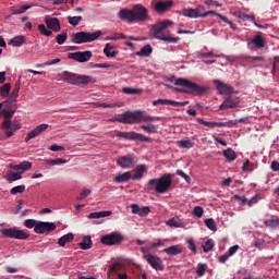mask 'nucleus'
Masks as SVG:
<instances>
[{
	"label": "nucleus",
	"instance_id": "obj_1",
	"mask_svg": "<svg viewBox=\"0 0 279 279\" xmlns=\"http://www.w3.org/2000/svg\"><path fill=\"white\" fill-rule=\"evenodd\" d=\"M119 19L126 23H145L149 21V10L142 4H135L132 10L122 9L119 12Z\"/></svg>",
	"mask_w": 279,
	"mask_h": 279
},
{
	"label": "nucleus",
	"instance_id": "obj_2",
	"mask_svg": "<svg viewBox=\"0 0 279 279\" xmlns=\"http://www.w3.org/2000/svg\"><path fill=\"white\" fill-rule=\"evenodd\" d=\"M172 184H173V179L171 173H166L159 179L148 180L145 186V191H155L160 195H163V193H167V191L171 189Z\"/></svg>",
	"mask_w": 279,
	"mask_h": 279
},
{
	"label": "nucleus",
	"instance_id": "obj_3",
	"mask_svg": "<svg viewBox=\"0 0 279 279\" xmlns=\"http://www.w3.org/2000/svg\"><path fill=\"white\" fill-rule=\"evenodd\" d=\"M171 25H173V22L169 20H165L162 22L155 24L151 28L154 38H157V40H163V43H171V44L179 43L180 37H171L170 35H165L162 33L168 27H171Z\"/></svg>",
	"mask_w": 279,
	"mask_h": 279
},
{
	"label": "nucleus",
	"instance_id": "obj_4",
	"mask_svg": "<svg viewBox=\"0 0 279 279\" xmlns=\"http://www.w3.org/2000/svg\"><path fill=\"white\" fill-rule=\"evenodd\" d=\"M175 86H182V87H175V93H185L186 95H202L204 93V87L186 80V78H178L175 81Z\"/></svg>",
	"mask_w": 279,
	"mask_h": 279
},
{
	"label": "nucleus",
	"instance_id": "obj_5",
	"mask_svg": "<svg viewBox=\"0 0 279 279\" xmlns=\"http://www.w3.org/2000/svg\"><path fill=\"white\" fill-rule=\"evenodd\" d=\"M63 80L68 84H73L74 86H88V84H95L96 80L93 76L75 74L73 72H63Z\"/></svg>",
	"mask_w": 279,
	"mask_h": 279
},
{
	"label": "nucleus",
	"instance_id": "obj_6",
	"mask_svg": "<svg viewBox=\"0 0 279 279\" xmlns=\"http://www.w3.org/2000/svg\"><path fill=\"white\" fill-rule=\"evenodd\" d=\"M101 36V31H96L94 33L78 32L72 35V43L74 45H82L84 43H93Z\"/></svg>",
	"mask_w": 279,
	"mask_h": 279
},
{
	"label": "nucleus",
	"instance_id": "obj_7",
	"mask_svg": "<svg viewBox=\"0 0 279 279\" xmlns=\"http://www.w3.org/2000/svg\"><path fill=\"white\" fill-rule=\"evenodd\" d=\"M0 233L4 239H17L20 241H25L26 239H29V233L17 228H4L0 230Z\"/></svg>",
	"mask_w": 279,
	"mask_h": 279
},
{
	"label": "nucleus",
	"instance_id": "obj_8",
	"mask_svg": "<svg viewBox=\"0 0 279 279\" xmlns=\"http://www.w3.org/2000/svg\"><path fill=\"white\" fill-rule=\"evenodd\" d=\"M118 123L134 124L141 123V111H126L114 118Z\"/></svg>",
	"mask_w": 279,
	"mask_h": 279
},
{
	"label": "nucleus",
	"instance_id": "obj_9",
	"mask_svg": "<svg viewBox=\"0 0 279 279\" xmlns=\"http://www.w3.org/2000/svg\"><path fill=\"white\" fill-rule=\"evenodd\" d=\"M137 162H138V157L132 154L121 156L117 159V165L118 167H121V169H134Z\"/></svg>",
	"mask_w": 279,
	"mask_h": 279
},
{
	"label": "nucleus",
	"instance_id": "obj_10",
	"mask_svg": "<svg viewBox=\"0 0 279 279\" xmlns=\"http://www.w3.org/2000/svg\"><path fill=\"white\" fill-rule=\"evenodd\" d=\"M125 241V238L119 232H112L106 235H102L100 243L102 245H121Z\"/></svg>",
	"mask_w": 279,
	"mask_h": 279
},
{
	"label": "nucleus",
	"instance_id": "obj_11",
	"mask_svg": "<svg viewBox=\"0 0 279 279\" xmlns=\"http://www.w3.org/2000/svg\"><path fill=\"white\" fill-rule=\"evenodd\" d=\"M119 138H125V141H140L141 143H153L151 137L145 136L136 132H120L118 133Z\"/></svg>",
	"mask_w": 279,
	"mask_h": 279
},
{
	"label": "nucleus",
	"instance_id": "obj_12",
	"mask_svg": "<svg viewBox=\"0 0 279 279\" xmlns=\"http://www.w3.org/2000/svg\"><path fill=\"white\" fill-rule=\"evenodd\" d=\"M144 258L153 269H156V271H165V264L157 255L146 254L144 255Z\"/></svg>",
	"mask_w": 279,
	"mask_h": 279
},
{
	"label": "nucleus",
	"instance_id": "obj_13",
	"mask_svg": "<svg viewBox=\"0 0 279 279\" xmlns=\"http://www.w3.org/2000/svg\"><path fill=\"white\" fill-rule=\"evenodd\" d=\"M267 45L265 38L262 34L255 35L253 39L247 40V48L251 51H256V49H263Z\"/></svg>",
	"mask_w": 279,
	"mask_h": 279
},
{
	"label": "nucleus",
	"instance_id": "obj_14",
	"mask_svg": "<svg viewBox=\"0 0 279 279\" xmlns=\"http://www.w3.org/2000/svg\"><path fill=\"white\" fill-rule=\"evenodd\" d=\"M68 58L70 60H75L76 62H88L93 58V51L86 50V51H78V52H70L68 54Z\"/></svg>",
	"mask_w": 279,
	"mask_h": 279
},
{
	"label": "nucleus",
	"instance_id": "obj_15",
	"mask_svg": "<svg viewBox=\"0 0 279 279\" xmlns=\"http://www.w3.org/2000/svg\"><path fill=\"white\" fill-rule=\"evenodd\" d=\"M56 228V223L53 222L38 221L34 228V232H36V234H45V232L49 234V232H53Z\"/></svg>",
	"mask_w": 279,
	"mask_h": 279
},
{
	"label": "nucleus",
	"instance_id": "obj_16",
	"mask_svg": "<svg viewBox=\"0 0 279 279\" xmlns=\"http://www.w3.org/2000/svg\"><path fill=\"white\" fill-rule=\"evenodd\" d=\"M214 83L220 95H232V93H234L232 85H228L221 81H214Z\"/></svg>",
	"mask_w": 279,
	"mask_h": 279
},
{
	"label": "nucleus",
	"instance_id": "obj_17",
	"mask_svg": "<svg viewBox=\"0 0 279 279\" xmlns=\"http://www.w3.org/2000/svg\"><path fill=\"white\" fill-rule=\"evenodd\" d=\"M240 99L236 96H228V98L220 105L221 110H227L228 108H236L240 104Z\"/></svg>",
	"mask_w": 279,
	"mask_h": 279
},
{
	"label": "nucleus",
	"instance_id": "obj_18",
	"mask_svg": "<svg viewBox=\"0 0 279 279\" xmlns=\"http://www.w3.org/2000/svg\"><path fill=\"white\" fill-rule=\"evenodd\" d=\"M45 24L47 25L48 29H51L52 32H60V29H62L60 26V20H58V17L47 15L45 17Z\"/></svg>",
	"mask_w": 279,
	"mask_h": 279
},
{
	"label": "nucleus",
	"instance_id": "obj_19",
	"mask_svg": "<svg viewBox=\"0 0 279 279\" xmlns=\"http://www.w3.org/2000/svg\"><path fill=\"white\" fill-rule=\"evenodd\" d=\"M47 128H49V124L44 123V124L38 125L31 132H28L25 137V143H29V141H32V138H36V136H40V133L45 132V130H47Z\"/></svg>",
	"mask_w": 279,
	"mask_h": 279
},
{
	"label": "nucleus",
	"instance_id": "obj_20",
	"mask_svg": "<svg viewBox=\"0 0 279 279\" xmlns=\"http://www.w3.org/2000/svg\"><path fill=\"white\" fill-rule=\"evenodd\" d=\"M133 175L131 174V180L138 181L143 180V177L145 173H147V166L146 165H140L133 170Z\"/></svg>",
	"mask_w": 279,
	"mask_h": 279
},
{
	"label": "nucleus",
	"instance_id": "obj_21",
	"mask_svg": "<svg viewBox=\"0 0 279 279\" xmlns=\"http://www.w3.org/2000/svg\"><path fill=\"white\" fill-rule=\"evenodd\" d=\"M131 208H132V213L134 215H138L140 217H147L148 213H151L149 207L145 206L141 208L137 204L131 205Z\"/></svg>",
	"mask_w": 279,
	"mask_h": 279
},
{
	"label": "nucleus",
	"instance_id": "obj_22",
	"mask_svg": "<svg viewBox=\"0 0 279 279\" xmlns=\"http://www.w3.org/2000/svg\"><path fill=\"white\" fill-rule=\"evenodd\" d=\"M173 5L172 1H168V2H163V1H158L155 4V10L156 12H158L159 14H162V12H167L169 9H171Z\"/></svg>",
	"mask_w": 279,
	"mask_h": 279
},
{
	"label": "nucleus",
	"instance_id": "obj_23",
	"mask_svg": "<svg viewBox=\"0 0 279 279\" xmlns=\"http://www.w3.org/2000/svg\"><path fill=\"white\" fill-rule=\"evenodd\" d=\"M1 128L2 130H4L7 138H12V136H14V131H12V120L4 119V121L1 124Z\"/></svg>",
	"mask_w": 279,
	"mask_h": 279
},
{
	"label": "nucleus",
	"instance_id": "obj_24",
	"mask_svg": "<svg viewBox=\"0 0 279 279\" xmlns=\"http://www.w3.org/2000/svg\"><path fill=\"white\" fill-rule=\"evenodd\" d=\"M163 252L169 256H178L179 254H182V252H184V248L180 245H172L168 248H165Z\"/></svg>",
	"mask_w": 279,
	"mask_h": 279
},
{
	"label": "nucleus",
	"instance_id": "obj_25",
	"mask_svg": "<svg viewBox=\"0 0 279 279\" xmlns=\"http://www.w3.org/2000/svg\"><path fill=\"white\" fill-rule=\"evenodd\" d=\"M12 169L13 171H22L20 173H25V171H29V169H32V162L23 161L19 165L13 166Z\"/></svg>",
	"mask_w": 279,
	"mask_h": 279
},
{
	"label": "nucleus",
	"instance_id": "obj_26",
	"mask_svg": "<svg viewBox=\"0 0 279 279\" xmlns=\"http://www.w3.org/2000/svg\"><path fill=\"white\" fill-rule=\"evenodd\" d=\"M130 180H132L131 171L123 172L122 174H119L114 178V182H117L118 184H122L123 182H130Z\"/></svg>",
	"mask_w": 279,
	"mask_h": 279
},
{
	"label": "nucleus",
	"instance_id": "obj_27",
	"mask_svg": "<svg viewBox=\"0 0 279 279\" xmlns=\"http://www.w3.org/2000/svg\"><path fill=\"white\" fill-rule=\"evenodd\" d=\"M73 239H74L73 233L64 234L58 241L59 247H64V245H66V243H71L73 241Z\"/></svg>",
	"mask_w": 279,
	"mask_h": 279
},
{
	"label": "nucleus",
	"instance_id": "obj_28",
	"mask_svg": "<svg viewBox=\"0 0 279 279\" xmlns=\"http://www.w3.org/2000/svg\"><path fill=\"white\" fill-rule=\"evenodd\" d=\"M153 51L154 49L151 48V46L146 45L140 51H137L136 54L142 56L144 58H149Z\"/></svg>",
	"mask_w": 279,
	"mask_h": 279
},
{
	"label": "nucleus",
	"instance_id": "obj_29",
	"mask_svg": "<svg viewBox=\"0 0 279 279\" xmlns=\"http://www.w3.org/2000/svg\"><path fill=\"white\" fill-rule=\"evenodd\" d=\"M78 246L81 250H90L93 247V240H90V236H84Z\"/></svg>",
	"mask_w": 279,
	"mask_h": 279
},
{
	"label": "nucleus",
	"instance_id": "obj_30",
	"mask_svg": "<svg viewBox=\"0 0 279 279\" xmlns=\"http://www.w3.org/2000/svg\"><path fill=\"white\" fill-rule=\"evenodd\" d=\"M104 53L107 58H114L117 56V51L114 50V46L110 44H106L104 48Z\"/></svg>",
	"mask_w": 279,
	"mask_h": 279
},
{
	"label": "nucleus",
	"instance_id": "obj_31",
	"mask_svg": "<svg viewBox=\"0 0 279 279\" xmlns=\"http://www.w3.org/2000/svg\"><path fill=\"white\" fill-rule=\"evenodd\" d=\"M140 121L151 122V121H160V117L147 116L144 111H140Z\"/></svg>",
	"mask_w": 279,
	"mask_h": 279
},
{
	"label": "nucleus",
	"instance_id": "obj_32",
	"mask_svg": "<svg viewBox=\"0 0 279 279\" xmlns=\"http://www.w3.org/2000/svg\"><path fill=\"white\" fill-rule=\"evenodd\" d=\"M225 158L228 160V162H234L236 160V153L232 150V148H228L223 151Z\"/></svg>",
	"mask_w": 279,
	"mask_h": 279
},
{
	"label": "nucleus",
	"instance_id": "obj_33",
	"mask_svg": "<svg viewBox=\"0 0 279 279\" xmlns=\"http://www.w3.org/2000/svg\"><path fill=\"white\" fill-rule=\"evenodd\" d=\"M141 129L148 134H156L158 132V124H142Z\"/></svg>",
	"mask_w": 279,
	"mask_h": 279
},
{
	"label": "nucleus",
	"instance_id": "obj_34",
	"mask_svg": "<svg viewBox=\"0 0 279 279\" xmlns=\"http://www.w3.org/2000/svg\"><path fill=\"white\" fill-rule=\"evenodd\" d=\"M10 90H12V84H10V83H5L4 85H2L1 87H0V95L2 96V97H9L10 96Z\"/></svg>",
	"mask_w": 279,
	"mask_h": 279
},
{
	"label": "nucleus",
	"instance_id": "obj_35",
	"mask_svg": "<svg viewBox=\"0 0 279 279\" xmlns=\"http://www.w3.org/2000/svg\"><path fill=\"white\" fill-rule=\"evenodd\" d=\"M23 178L21 172H10L7 174V180L12 184V182H16V180H21Z\"/></svg>",
	"mask_w": 279,
	"mask_h": 279
},
{
	"label": "nucleus",
	"instance_id": "obj_36",
	"mask_svg": "<svg viewBox=\"0 0 279 279\" xmlns=\"http://www.w3.org/2000/svg\"><path fill=\"white\" fill-rule=\"evenodd\" d=\"M231 125H236V122H210V128H230Z\"/></svg>",
	"mask_w": 279,
	"mask_h": 279
},
{
	"label": "nucleus",
	"instance_id": "obj_37",
	"mask_svg": "<svg viewBox=\"0 0 279 279\" xmlns=\"http://www.w3.org/2000/svg\"><path fill=\"white\" fill-rule=\"evenodd\" d=\"M264 225L267 228L277 229V228H279V218L267 219L264 221Z\"/></svg>",
	"mask_w": 279,
	"mask_h": 279
},
{
	"label": "nucleus",
	"instance_id": "obj_38",
	"mask_svg": "<svg viewBox=\"0 0 279 279\" xmlns=\"http://www.w3.org/2000/svg\"><path fill=\"white\" fill-rule=\"evenodd\" d=\"M183 16H187V19H199L196 9H183Z\"/></svg>",
	"mask_w": 279,
	"mask_h": 279
},
{
	"label": "nucleus",
	"instance_id": "obj_39",
	"mask_svg": "<svg viewBox=\"0 0 279 279\" xmlns=\"http://www.w3.org/2000/svg\"><path fill=\"white\" fill-rule=\"evenodd\" d=\"M11 45H13V47H23V45H25V37L23 36L13 37L11 39Z\"/></svg>",
	"mask_w": 279,
	"mask_h": 279
},
{
	"label": "nucleus",
	"instance_id": "obj_40",
	"mask_svg": "<svg viewBox=\"0 0 279 279\" xmlns=\"http://www.w3.org/2000/svg\"><path fill=\"white\" fill-rule=\"evenodd\" d=\"M210 14H214V15L218 16L219 19H221V21H223V23H227V25H230L231 29H236V24L232 23L230 20H228V17H226L221 14H217V12H215V11H210Z\"/></svg>",
	"mask_w": 279,
	"mask_h": 279
},
{
	"label": "nucleus",
	"instance_id": "obj_41",
	"mask_svg": "<svg viewBox=\"0 0 279 279\" xmlns=\"http://www.w3.org/2000/svg\"><path fill=\"white\" fill-rule=\"evenodd\" d=\"M65 162H66V159H62V158L45 160V163L49 165L50 167H56V165H64Z\"/></svg>",
	"mask_w": 279,
	"mask_h": 279
},
{
	"label": "nucleus",
	"instance_id": "obj_42",
	"mask_svg": "<svg viewBox=\"0 0 279 279\" xmlns=\"http://www.w3.org/2000/svg\"><path fill=\"white\" fill-rule=\"evenodd\" d=\"M38 32L39 34H41V36H51L53 34V32H51V29L45 26V24L38 25Z\"/></svg>",
	"mask_w": 279,
	"mask_h": 279
},
{
	"label": "nucleus",
	"instance_id": "obj_43",
	"mask_svg": "<svg viewBox=\"0 0 279 279\" xmlns=\"http://www.w3.org/2000/svg\"><path fill=\"white\" fill-rule=\"evenodd\" d=\"M19 93H21V86L16 84L10 95V99L12 102H16V99H19Z\"/></svg>",
	"mask_w": 279,
	"mask_h": 279
},
{
	"label": "nucleus",
	"instance_id": "obj_44",
	"mask_svg": "<svg viewBox=\"0 0 279 279\" xmlns=\"http://www.w3.org/2000/svg\"><path fill=\"white\" fill-rule=\"evenodd\" d=\"M179 143V147H182L183 149H191L193 147V141L191 140H182Z\"/></svg>",
	"mask_w": 279,
	"mask_h": 279
},
{
	"label": "nucleus",
	"instance_id": "obj_45",
	"mask_svg": "<svg viewBox=\"0 0 279 279\" xmlns=\"http://www.w3.org/2000/svg\"><path fill=\"white\" fill-rule=\"evenodd\" d=\"M82 21V16H68V22L70 25H73V27H77L80 25V22Z\"/></svg>",
	"mask_w": 279,
	"mask_h": 279
},
{
	"label": "nucleus",
	"instance_id": "obj_46",
	"mask_svg": "<svg viewBox=\"0 0 279 279\" xmlns=\"http://www.w3.org/2000/svg\"><path fill=\"white\" fill-rule=\"evenodd\" d=\"M66 38H69V34L64 32L57 35L56 41L58 43V45H64V43H66Z\"/></svg>",
	"mask_w": 279,
	"mask_h": 279
},
{
	"label": "nucleus",
	"instance_id": "obj_47",
	"mask_svg": "<svg viewBox=\"0 0 279 279\" xmlns=\"http://www.w3.org/2000/svg\"><path fill=\"white\" fill-rule=\"evenodd\" d=\"M196 12H197L198 19L210 16V11H206L203 5L197 7Z\"/></svg>",
	"mask_w": 279,
	"mask_h": 279
},
{
	"label": "nucleus",
	"instance_id": "obj_48",
	"mask_svg": "<svg viewBox=\"0 0 279 279\" xmlns=\"http://www.w3.org/2000/svg\"><path fill=\"white\" fill-rule=\"evenodd\" d=\"M122 93H124L125 95H141V89L124 87L122 88Z\"/></svg>",
	"mask_w": 279,
	"mask_h": 279
},
{
	"label": "nucleus",
	"instance_id": "obj_49",
	"mask_svg": "<svg viewBox=\"0 0 279 279\" xmlns=\"http://www.w3.org/2000/svg\"><path fill=\"white\" fill-rule=\"evenodd\" d=\"M31 8H32V5L24 4V5L20 7L19 9H14L12 11V14H25V12H27V10H29Z\"/></svg>",
	"mask_w": 279,
	"mask_h": 279
},
{
	"label": "nucleus",
	"instance_id": "obj_50",
	"mask_svg": "<svg viewBox=\"0 0 279 279\" xmlns=\"http://www.w3.org/2000/svg\"><path fill=\"white\" fill-rule=\"evenodd\" d=\"M168 106H174L175 108L178 107H184L189 106V101H175V100H168Z\"/></svg>",
	"mask_w": 279,
	"mask_h": 279
},
{
	"label": "nucleus",
	"instance_id": "obj_51",
	"mask_svg": "<svg viewBox=\"0 0 279 279\" xmlns=\"http://www.w3.org/2000/svg\"><path fill=\"white\" fill-rule=\"evenodd\" d=\"M206 269H208V265H206V264H198V266L196 268L197 276H204V274L206 272Z\"/></svg>",
	"mask_w": 279,
	"mask_h": 279
},
{
	"label": "nucleus",
	"instance_id": "obj_52",
	"mask_svg": "<svg viewBox=\"0 0 279 279\" xmlns=\"http://www.w3.org/2000/svg\"><path fill=\"white\" fill-rule=\"evenodd\" d=\"M11 195H16L17 193H25V185H17L11 189Z\"/></svg>",
	"mask_w": 279,
	"mask_h": 279
},
{
	"label": "nucleus",
	"instance_id": "obj_53",
	"mask_svg": "<svg viewBox=\"0 0 279 279\" xmlns=\"http://www.w3.org/2000/svg\"><path fill=\"white\" fill-rule=\"evenodd\" d=\"M24 226L25 228L32 229V228H36V226H38V221L34 220V219H26L24 221Z\"/></svg>",
	"mask_w": 279,
	"mask_h": 279
},
{
	"label": "nucleus",
	"instance_id": "obj_54",
	"mask_svg": "<svg viewBox=\"0 0 279 279\" xmlns=\"http://www.w3.org/2000/svg\"><path fill=\"white\" fill-rule=\"evenodd\" d=\"M2 113L4 119L12 121V117H14V110L3 109Z\"/></svg>",
	"mask_w": 279,
	"mask_h": 279
},
{
	"label": "nucleus",
	"instance_id": "obj_55",
	"mask_svg": "<svg viewBox=\"0 0 279 279\" xmlns=\"http://www.w3.org/2000/svg\"><path fill=\"white\" fill-rule=\"evenodd\" d=\"M239 19H242L243 21H250L251 23H254V21L256 20V16L247 15L245 13H240Z\"/></svg>",
	"mask_w": 279,
	"mask_h": 279
},
{
	"label": "nucleus",
	"instance_id": "obj_56",
	"mask_svg": "<svg viewBox=\"0 0 279 279\" xmlns=\"http://www.w3.org/2000/svg\"><path fill=\"white\" fill-rule=\"evenodd\" d=\"M167 226H169L170 228H181V225L179 223V221L175 218H171L167 221Z\"/></svg>",
	"mask_w": 279,
	"mask_h": 279
},
{
	"label": "nucleus",
	"instance_id": "obj_57",
	"mask_svg": "<svg viewBox=\"0 0 279 279\" xmlns=\"http://www.w3.org/2000/svg\"><path fill=\"white\" fill-rule=\"evenodd\" d=\"M153 106H169V99H157L153 101Z\"/></svg>",
	"mask_w": 279,
	"mask_h": 279
},
{
	"label": "nucleus",
	"instance_id": "obj_58",
	"mask_svg": "<svg viewBox=\"0 0 279 279\" xmlns=\"http://www.w3.org/2000/svg\"><path fill=\"white\" fill-rule=\"evenodd\" d=\"M213 138L216 141V143H218L219 145H222V147L228 146V143L226 142V140L223 137H219L217 135H214Z\"/></svg>",
	"mask_w": 279,
	"mask_h": 279
},
{
	"label": "nucleus",
	"instance_id": "obj_59",
	"mask_svg": "<svg viewBox=\"0 0 279 279\" xmlns=\"http://www.w3.org/2000/svg\"><path fill=\"white\" fill-rule=\"evenodd\" d=\"M90 195V190H83L80 196L76 197V199L80 202L82 199H86Z\"/></svg>",
	"mask_w": 279,
	"mask_h": 279
},
{
	"label": "nucleus",
	"instance_id": "obj_60",
	"mask_svg": "<svg viewBox=\"0 0 279 279\" xmlns=\"http://www.w3.org/2000/svg\"><path fill=\"white\" fill-rule=\"evenodd\" d=\"M193 214L195 217H202L204 215V208H202L201 206H196L193 210Z\"/></svg>",
	"mask_w": 279,
	"mask_h": 279
},
{
	"label": "nucleus",
	"instance_id": "obj_61",
	"mask_svg": "<svg viewBox=\"0 0 279 279\" xmlns=\"http://www.w3.org/2000/svg\"><path fill=\"white\" fill-rule=\"evenodd\" d=\"M109 271H112V274H117V271H121V264L114 263L110 266Z\"/></svg>",
	"mask_w": 279,
	"mask_h": 279
},
{
	"label": "nucleus",
	"instance_id": "obj_62",
	"mask_svg": "<svg viewBox=\"0 0 279 279\" xmlns=\"http://www.w3.org/2000/svg\"><path fill=\"white\" fill-rule=\"evenodd\" d=\"M177 175L183 178L185 182H191V177H189V174L184 173L182 170H177Z\"/></svg>",
	"mask_w": 279,
	"mask_h": 279
},
{
	"label": "nucleus",
	"instance_id": "obj_63",
	"mask_svg": "<svg viewBox=\"0 0 279 279\" xmlns=\"http://www.w3.org/2000/svg\"><path fill=\"white\" fill-rule=\"evenodd\" d=\"M189 250L193 252V254H197V248L195 246V241L189 240L187 241Z\"/></svg>",
	"mask_w": 279,
	"mask_h": 279
},
{
	"label": "nucleus",
	"instance_id": "obj_64",
	"mask_svg": "<svg viewBox=\"0 0 279 279\" xmlns=\"http://www.w3.org/2000/svg\"><path fill=\"white\" fill-rule=\"evenodd\" d=\"M235 252H239V245H233L229 248V251L227 252V254L230 256H234Z\"/></svg>",
	"mask_w": 279,
	"mask_h": 279
}]
</instances>
